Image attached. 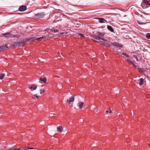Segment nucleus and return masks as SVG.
I'll return each mask as SVG.
<instances>
[{
	"label": "nucleus",
	"mask_w": 150,
	"mask_h": 150,
	"mask_svg": "<svg viewBox=\"0 0 150 150\" xmlns=\"http://www.w3.org/2000/svg\"><path fill=\"white\" fill-rule=\"evenodd\" d=\"M59 31V30H54V33H56L57 32H58Z\"/></svg>",
	"instance_id": "nucleus-31"
},
{
	"label": "nucleus",
	"mask_w": 150,
	"mask_h": 150,
	"mask_svg": "<svg viewBox=\"0 0 150 150\" xmlns=\"http://www.w3.org/2000/svg\"><path fill=\"white\" fill-rule=\"evenodd\" d=\"M2 46H3V47L4 48L3 49H4L8 47L6 45H5Z\"/></svg>",
	"instance_id": "nucleus-30"
},
{
	"label": "nucleus",
	"mask_w": 150,
	"mask_h": 150,
	"mask_svg": "<svg viewBox=\"0 0 150 150\" xmlns=\"http://www.w3.org/2000/svg\"><path fill=\"white\" fill-rule=\"evenodd\" d=\"M131 64H132L134 67H136L137 66L135 65V64L134 63H133V62Z\"/></svg>",
	"instance_id": "nucleus-36"
},
{
	"label": "nucleus",
	"mask_w": 150,
	"mask_h": 150,
	"mask_svg": "<svg viewBox=\"0 0 150 150\" xmlns=\"http://www.w3.org/2000/svg\"><path fill=\"white\" fill-rule=\"evenodd\" d=\"M45 15V14L43 12L38 13L35 14L34 18L35 19H40L43 18Z\"/></svg>",
	"instance_id": "nucleus-1"
},
{
	"label": "nucleus",
	"mask_w": 150,
	"mask_h": 150,
	"mask_svg": "<svg viewBox=\"0 0 150 150\" xmlns=\"http://www.w3.org/2000/svg\"><path fill=\"white\" fill-rule=\"evenodd\" d=\"M37 87V86L35 84H32L31 85L30 87H29V88L31 90V91H33V90H35Z\"/></svg>",
	"instance_id": "nucleus-7"
},
{
	"label": "nucleus",
	"mask_w": 150,
	"mask_h": 150,
	"mask_svg": "<svg viewBox=\"0 0 150 150\" xmlns=\"http://www.w3.org/2000/svg\"><path fill=\"white\" fill-rule=\"evenodd\" d=\"M146 0H144L141 5L144 8H145L148 7V5L150 6V0L146 1Z\"/></svg>",
	"instance_id": "nucleus-2"
},
{
	"label": "nucleus",
	"mask_w": 150,
	"mask_h": 150,
	"mask_svg": "<svg viewBox=\"0 0 150 150\" xmlns=\"http://www.w3.org/2000/svg\"><path fill=\"white\" fill-rule=\"evenodd\" d=\"M98 43H100L101 44H104V42H103L102 41H98Z\"/></svg>",
	"instance_id": "nucleus-32"
},
{
	"label": "nucleus",
	"mask_w": 150,
	"mask_h": 150,
	"mask_svg": "<svg viewBox=\"0 0 150 150\" xmlns=\"http://www.w3.org/2000/svg\"><path fill=\"white\" fill-rule=\"evenodd\" d=\"M127 60L128 62L130 63L131 64H132V61L129 59H127Z\"/></svg>",
	"instance_id": "nucleus-29"
},
{
	"label": "nucleus",
	"mask_w": 150,
	"mask_h": 150,
	"mask_svg": "<svg viewBox=\"0 0 150 150\" xmlns=\"http://www.w3.org/2000/svg\"><path fill=\"white\" fill-rule=\"evenodd\" d=\"M29 149H33V147H29Z\"/></svg>",
	"instance_id": "nucleus-40"
},
{
	"label": "nucleus",
	"mask_w": 150,
	"mask_h": 150,
	"mask_svg": "<svg viewBox=\"0 0 150 150\" xmlns=\"http://www.w3.org/2000/svg\"><path fill=\"white\" fill-rule=\"evenodd\" d=\"M46 38V36L42 37L37 38V39L36 40H40L42 39H45Z\"/></svg>",
	"instance_id": "nucleus-21"
},
{
	"label": "nucleus",
	"mask_w": 150,
	"mask_h": 150,
	"mask_svg": "<svg viewBox=\"0 0 150 150\" xmlns=\"http://www.w3.org/2000/svg\"><path fill=\"white\" fill-rule=\"evenodd\" d=\"M107 28L110 31L112 32H114V30L112 27L110 25H107Z\"/></svg>",
	"instance_id": "nucleus-10"
},
{
	"label": "nucleus",
	"mask_w": 150,
	"mask_h": 150,
	"mask_svg": "<svg viewBox=\"0 0 150 150\" xmlns=\"http://www.w3.org/2000/svg\"><path fill=\"white\" fill-rule=\"evenodd\" d=\"M44 92V89H41L40 90V93L42 94Z\"/></svg>",
	"instance_id": "nucleus-27"
},
{
	"label": "nucleus",
	"mask_w": 150,
	"mask_h": 150,
	"mask_svg": "<svg viewBox=\"0 0 150 150\" xmlns=\"http://www.w3.org/2000/svg\"><path fill=\"white\" fill-rule=\"evenodd\" d=\"M20 148H14L13 147L8 149L7 150H20Z\"/></svg>",
	"instance_id": "nucleus-16"
},
{
	"label": "nucleus",
	"mask_w": 150,
	"mask_h": 150,
	"mask_svg": "<svg viewBox=\"0 0 150 150\" xmlns=\"http://www.w3.org/2000/svg\"><path fill=\"white\" fill-rule=\"evenodd\" d=\"M40 80L41 81H43L44 83L46 82V79L45 78H40Z\"/></svg>",
	"instance_id": "nucleus-15"
},
{
	"label": "nucleus",
	"mask_w": 150,
	"mask_h": 150,
	"mask_svg": "<svg viewBox=\"0 0 150 150\" xmlns=\"http://www.w3.org/2000/svg\"><path fill=\"white\" fill-rule=\"evenodd\" d=\"M64 33L63 32L62 33H59L58 35H57V36H60L62 35H64Z\"/></svg>",
	"instance_id": "nucleus-23"
},
{
	"label": "nucleus",
	"mask_w": 150,
	"mask_h": 150,
	"mask_svg": "<svg viewBox=\"0 0 150 150\" xmlns=\"http://www.w3.org/2000/svg\"><path fill=\"white\" fill-rule=\"evenodd\" d=\"M26 8V6H22L19 7V9L20 11H22L25 10Z\"/></svg>",
	"instance_id": "nucleus-8"
},
{
	"label": "nucleus",
	"mask_w": 150,
	"mask_h": 150,
	"mask_svg": "<svg viewBox=\"0 0 150 150\" xmlns=\"http://www.w3.org/2000/svg\"><path fill=\"white\" fill-rule=\"evenodd\" d=\"M29 147H25L24 148V150H29Z\"/></svg>",
	"instance_id": "nucleus-34"
},
{
	"label": "nucleus",
	"mask_w": 150,
	"mask_h": 150,
	"mask_svg": "<svg viewBox=\"0 0 150 150\" xmlns=\"http://www.w3.org/2000/svg\"><path fill=\"white\" fill-rule=\"evenodd\" d=\"M93 38L95 39H96L97 40H98L99 39L102 40H104V41H106V40L105 39L102 38L101 37H99V35H94L93 37Z\"/></svg>",
	"instance_id": "nucleus-4"
},
{
	"label": "nucleus",
	"mask_w": 150,
	"mask_h": 150,
	"mask_svg": "<svg viewBox=\"0 0 150 150\" xmlns=\"http://www.w3.org/2000/svg\"><path fill=\"white\" fill-rule=\"evenodd\" d=\"M57 130L61 132L63 129V127L61 126H59L57 128Z\"/></svg>",
	"instance_id": "nucleus-18"
},
{
	"label": "nucleus",
	"mask_w": 150,
	"mask_h": 150,
	"mask_svg": "<svg viewBox=\"0 0 150 150\" xmlns=\"http://www.w3.org/2000/svg\"><path fill=\"white\" fill-rule=\"evenodd\" d=\"M121 54L124 56L125 57H129V56L128 54L124 52H122V54Z\"/></svg>",
	"instance_id": "nucleus-19"
},
{
	"label": "nucleus",
	"mask_w": 150,
	"mask_h": 150,
	"mask_svg": "<svg viewBox=\"0 0 150 150\" xmlns=\"http://www.w3.org/2000/svg\"><path fill=\"white\" fill-rule=\"evenodd\" d=\"M96 19L99 20L98 22L100 23H105L107 22V21L103 18H97Z\"/></svg>",
	"instance_id": "nucleus-3"
},
{
	"label": "nucleus",
	"mask_w": 150,
	"mask_h": 150,
	"mask_svg": "<svg viewBox=\"0 0 150 150\" xmlns=\"http://www.w3.org/2000/svg\"><path fill=\"white\" fill-rule=\"evenodd\" d=\"M80 104H79V108L80 109H82L83 108V105L84 103L83 102H80Z\"/></svg>",
	"instance_id": "nucleus-20"
},
{
	"label": "nucleus",
	"mask_w": 150,
	"mask_h": 150,
	"mask_svg": "<svg viewBox=\"0 0 150 150\" xmlns=\"http://www.w3.org/2000/svg\"><path fill=\"white\" fill-rule=\"evenodd\" d=\"M97 34L99 37H101L102 38H103V37L105 35V33H104L100 32H98Z\"/></svg>",
	"instance_id": "nucleus-13"
},
{
	"label": "nucleus",
	"mask_w": 150,
	"mask_h": 150,
	"mask_svg": "<svg viewBox=\"0 0 150 150\" xmlns=\"http://www.w3.org/2000/svg\"><path fill=\"white\" fill-rule=\"evenodd\" d=\"M93 42L98 43V41H97V40H93Z\"/></svg>",
	"instance_id": "nucleus-37"
},
{
	"label": "nucleus",
	"mask_w": 150,
	"mask_h": 150,
	"mask_svg": "<svg viewBox=\"0 0 150 150\" xmlns=\"http://www.w3.org/2000/svg\"><path fill=\"white\" fill-rule=\"evenodd\" d=\"M133 57L136 59L137 61H138L137 57L136 55H133Z\"/></svg>",
	"instance_id": "nucleus-26"
},
{
	"label": "nucleus",
	"mask_w": 150,
	"mask_h": 150,
	"mask_svg": "<svg viewBox=\"0 0 150 150\" xmlns=\"http://www.w3.org/2000/svg\"><path fill=\"white\" fill-rule=\"evenodd\" d=\"M109 111L108 110H107V111H106V112L107 113H108V112H109V113H111V112H112V111H111V110L110 109H109Z\"/></svg>",
	"instance_id": "nucleus-33"
},
{
	"label": "nucleus",
	"mask_w": 150,
	"mask_h": 150,
	"mask_svg": "<svg viewBox=\"0 0 150 150\" xmlns=\"http://www.w3.org/2000/svg\"><path fill=\"white\" fill-rule=\"evenodd\" d=\"M5 76L4 74H2L0 75V79H2Z\"/></svg>",
	"instance_id": "nucleus-22"
},
{
	"label": "nucleus",
	"mask_w": 150,
	"mask_h": 150,
	"mask_svg": "<svg viewBox=\"0 0 150 150\" xmlns=\"http://www.w3.org/2000/svg\"><path fill=\"white\" fill-rule=\"evenodd\" d=\"M112 45L113 46L118 47H122V45L121 44H119L117 42H113L112 43Z\"/></svg>",
	"instance_id": "nucleus-6"
},
{
	"label": "nucleus",
	"mask_w": 150,
	"mask_h": 150,
	"mask_svg": "<svg viewBox=\"0 0 150 150\" xmlns=\"http://www.w3.org/2000/svg\"><path fill=\"white\" fill-rule=\"evenodd\" d=\"M3 46H0V49H2L3 50Z\"/></svg>",
	"instance_id": "nucleus-38"
},
{
	"label": "nucleus",
	"mask_w": 150,
	"mask_h": 150,
	"mask_svg": "<svg viewBox=\"0 0 150 150\" xmlns=\"http://www.w3.org/2000/svg\"><path fill=\"white\" fill-rule=\"evenodd\" d=\"M13 45L16 47H18L19 46H21L20 45V44L19 42H15L14 43Z\"/></svg>",
	"instance_id": "nucleus-17"
},
{
	"label": "nucleus",
	"mask_w": 150,
	"mask_h": 150,
	"mask_svg": "<svg viewBox=\"0 0 150 150\" xmlns=\"http://www.w3.org/2000/svg\"><path fill=\"white\" fill-rule=\"evenodd\" d=\"M137 69L138 71L140 73H143L144 71V70L143 68L138 67L137 68Z\"/></svg>",
	"instance_id": "nucleus-12"
},
{
	"label": "nucleus",
	"mask_w": 150,
	"mask_h": 150,
	"mask_svg": "<svg viewBox=\"0 0 150 150\" xmlns=\"http://www.w3.org/2000/svg\"><path fill=\"white\" fill-rule=\"evenodd\" d=\"M12 35L10 33H6L3 34V35L5 37H9Z\"/></svg>",
	"instance_id": "nucleus-11"
},
{
	"label": "nucleus",
	"mask_w": 150,
	"mask_h": 150,
	"mask_svg": "<svg viewBox=\"0 0 150 150\" xmlns=\"http://www.w3.org/2000/svg\"><path fill=\"white\" fill-rule=\"evenodd\" d=\"M74 96H71L70 98V100H69L67 99V102H68L69 103H71V102H73L74 101Z\"/></svg>",
	"instance_id": "nucleus-9"
},
{
	"label": "nucleus",
	"mask_w": 150,
	"mask_h": 150,
	"mask_svg": "<svg viewBox=\"0 0 150 150\" xmlns=\"http://www.w3.org/2000/svg\"><path fill=\"white\" fill-rule=\"evenodd\" d=\"M78 36H79V37H84V35L82 34H81V33L79 34L78 35Z\"/></svg>",
	"instance_id": "nucleus-28"
},
{
	"label": "nucleus",
	"mask_w": 150,
	"mask_h": 150,
	"mask_svg": "<svg viewBox=\"0 0 150 150\" xmlns=\"http://www.w3.org/2000/svg\"><path fill=\"white\" fill-rule=\"evenodd\" d=\"M35 97H36L37 98H39V96H38L37 94H35L33 95V98H35Z\"/></svg>",
	"instance_id": "nucleus-25"
},
{
	"label": "nucleus",
	"mask_w": 150,
	"mask_h": 150,
	"mask_svg": "<svg viewBox=\"0 0 150 150\" xmlns=\"http://www.w3.org/2000/svg\"><path fill=\"white\" fill-rule=\"evenodd\" d=\"M29 40H27L26 39L23 40L19 42V43L20 44V45L21 46H22L24 44L27 42H28Z\"/></svg>",
	"instance_id": "nucleus-5"
},
{
	"label": "nucleus",
	"mask_w": 150,
	"mask_h": 150,
	"mask_svg": "<svg viewBox=\"0 0 150 150\" xmlns=\"http://www.w3.org/2000/svg\"><path fill=\"white\" fill-rule=\"evenodd\" d=\"M54 29H50V30L51 31H52V32H54Z\"/></svg>",
	"instance_id": "nucleus-39"
},
{
	"label": "nucleus",
	"mask_w": 150,
	"mask_h": 150,
	"mask_svg": "<svg viewBox=\"0 0 150 150\" xmlns=\"http://www.w3.org/2000/svg\"><path fill=\"white\" fill-rule=\"evenodd\" d=\"M146 37L148 39H150V33H148Z\"/></svg>",
	"instance_id": "nucleus-24"
},
{
	"label": "nucleus",
	"mask_w": 150,
	"mask_h": 150,
	"mask_svg": "<svg viewBox=\"0 0 150 150\" xmlns=\"http://www.w3.org/2000/svg\"><path fill=\"white\" fill-rule=\"evenodd\" d=\"M97 108H96V109H94V110H95V111H96L97 112Z\"/></svg>",
	"instance_id": "nucleus-41"
},
{
	"label": "nucleus",
	"mask_w": 150,
	"mask_h": 150,
	"mask_svg": "<svg viewBox=\"0 0 150 150\" xmlns=\"http://www.w3.org/2000/svg\"><path fill=\"white\" fill-rule=\"evenodd\" d=\"M144 79L142 78H140V82L139 83V84L140 85H142L144 83Z\"/></svg>",
	"instance_id": "nucleus-14"
},
{
	"label": "nucleus",
	"mask_w": 150,
	"mask_h": 150,
	"mask_svg": "<svg viewBox=\"0 0 150 150\" xmlns=\"http://www.w3.org/2000/svg\"><path fill=\"white\" fill-rule=\"evenodd\" d=\"M139 24H143V23H139Z\"/></svg>",
	"instance_id": "nucleus-42"
},
{
	"label": "nucleus",
	"mask_w": 150,
	"mask_h": 150,
	"mask_svg": "<svg viewBox=\"0 0 150 150\" xmlns=\"http://www.w3.org/2000/svg\"><path fill=\"white\" fill-rule=\"evenodd\" d=\"M50 29H49V28H47V29H45V30H44V31H48L49 30H50Z\"/></svg>",
	"instance_id": "nucleus-35"
}]
</instances>
